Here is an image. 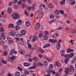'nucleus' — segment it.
<instances>
[{"instance_id":"f257e3e1","label":"nucleus","mask_w":76,"mask_h":76,"mask_svg":"<svg viewBox=\"0 0 76 76\" xmlns=\"http://www.w3.org/2000/svg\"><path fill=\"white\" fill-rule=\"evenodd\" d=\"M65 69L66 70L65 71V73L66 74L64 75L65 76H66V75H68V73L69 70H70V72H74L75 70V69L74 68H73V66H70L69 67V68H66Z\"/></svg>"},{"instance_id":"f03ea898","label":"nucleus","mask_w":76,"mask_h":76,"mask_svg":"<svg viewBox=\"0 0 76 76\" xmlns=\"http://www.w3.org/2000/svg\"><path fill=\"white\" fill-rule=\"evenodd\" d=\"M12 17L14 19H18L20 18V15L17 12H15L12 14Z\"/></svg>"},{"instance_id":"7ed1b4c3","label":"nucleus","mask_w":76,"mask_h":76,"mask_svg":"<svg viewBox=\"0 0 76 76\" xmlns=\"http://www.w3.org/2000/svg\"><path fill=\"white\" fill-rule=\"evenodd\" d=\"M74 55L75 54L73 53H71L70 54H65L64 55V57H73Z\"/></svg>"},{"instance_id":"20e7f679","label":"nucleus","mask_w":76,"mask_h":76,"mask_svg":"<svg viewBox=\"0 0 76 76\" xmlns=\"http://www.w3.org/2000/svg\"><path fill=\"white\" fill-rule=\"evenodd\" d=\"M9 34L12 37H15L16 36V32L13 31H12L9 33Z\"/></svg>"},{"instance_id":"39448f33","label":"nucleus","mask_w":76,"mask_h":76,"mask_svg":"<svg viewBox=\"0 0 76 76\" xmlns=\"http://www.w3.org/2000/svg\"><path fill=\"white\" fill-rule=\"evenodd\" d=\"M1 34H2L1 35V37H0V39H5V33H3Z\"/></svg>"},{"instance_id":"423d86ee","label":"nucleus","mask_w":76,"mask_h":76,"mask_svg":"<svg viewBox=\"0 0 76 76\" xmlns=\"http://www.w3.org/2000/svg\"><path fill=\"white\" fill-rule=\"evenodd\" d=\"M39 26H40V24L39 23H38L36 24L34 28L35 30H38V29L39 28Z\"/></svg>"},{"instance_id":"0eeeda50","label":"nucleus","mask_w":76,"mask_h":76,"mask_svg":"<svg viewBox=\"0 0 76 76\" xmlns=\"http://www.w3.org/2000/svg\"><path fill=\"white\" fill-rule=\"evenodd\" d=\"M69 60H70V58L69 57H66L65 58V64H67L68 63V61H69Z\"/></svg>"},{"instance_id":"6e6552de","label":"nucleus","mask_w":76,"mask_h":76,"mask_svg":"<svg viewBox=\"0 0 76 76\" xmlns=\"http://www.w3.org/2000/svg\"><path fill=\"white\" fill-rule=\"evenodd\" d=\"M64 50H61L60 51V54L61 57H63L64 55Z\"/></svg>"},{"instance_id":"1a4fd4ad","label":"nucleus","mask_w":76,"mask_h":76,"mask_svg":"<svg viewBox=\"0 0 76 76\" xmlns=\"http://www.w3.org/2000/svg\"><path fill=\"white\" fill-rule=\"evenodd\" d=\"M60 47H61V45L59 43H57L56 45V48L58 50H60Z\"/></svg>"},{"instance_id":"9d476101","label":"nucleus","mask_w":76,"mask_h":76,"mask_svg":"<svg viewBox=\"0 0 76 76\" xmlns=\"http://www.w3.org/2000/svg\"><path fill=\"white\" fill-rule=\"evenodd\" d=\"M0 60L1 61V62L2 63H3V64H7V61H5L4 59H1Z\"/></svg>"},{"instance_id":"9b49d317","label":"nucleus","mask_w":76,"mask_h":76,"mask_svg":"<svg viewBox=\"0 0 76 76\" xmlns=\"http://www.w3.org/2000/svg\"><path fill=\"white\" fill-rule=\"evenodd\" d=\"M30 64H31L28 63L24 62L23 63V65L25 67H28V66H29Z\"/></svg>"},{"instance_id":"f8f14e48","label":"nucleus","mask_w":76,"mask_h":76,"mask_svg":"<svg viewBox=\"0 0 76 76\" xmlns=\"http://www.w3.org/2000/svg\"><path fill=\"white\" fill-rule=\"evenodd\" d=\"M8 28H15V26H14V25L13 24H10L8 25Z\"/></svg>"},{"instance_id":"ddd939ff","label":"nucleus","mask_w":76,"mask_h":76,"mask_svg":"<svg viewBox=\"0 0 76 76\" xmlns=\"http://www.w3.org/2000/svg\"><path fill=\"white\" fill-rule=\"evenodd\" d=\"M19 21L17 22L16 23L18 25H20L22 22V20H21L20 19H19Z\"/></svg>"},{"instance_id":"4468645a","label":"nucleus","mask_w":76,"mask_h":76,"mask_svg":"<svg viewBox=\"0 0 76 76\" xmlns=\"http://www.w3.org/2000/svg\"><path fill=\"white\" fill-rule=\"evenodd\" d=\"M26 26V27H29L30 26V23L28 21H26L25 23Z\"/></svg>"},{"instance_id":"2eb2a0df","label":"nucleus","mask_w":76,"mask_h":76,"mask_svg":"<svg viewBox=\"0 0 76 76\" xmlns=\"http://www.w3.org/2000/svg\"><path fill=\"white\" fill-rule=\"evenodd\" d=\"M7 12L9 14H10L12 12V9L10 7L8 8L7 10Z\"/></svg>"},{"instance_id":"dca6fc26","label":"nucleus","mask_w":76,"mask_h":76,"mask_svg":"<svg viewBox=\"0 0 76 76\" xmlns=\"http://www.w3.org/2000/svg\"><path fill=\"white\" fill-rule=\"evenodd\" d=\"M39 17L40 18V19L42 18V16H43V13L42 12H40L39 14Z\"/></svg>"},{"instance_id":"f3484780","label":"nucleus","mask_w":76,"mask_h":76,"mask_svg":"<svg viewBox=\"0 0 76 76\" xmlns=\"http://www.w3.org/2000/svg\"><path fill=\"white\" fill-rule=\"evenodd\" d=\"M21 34L22 35H25L26 34V31L25 30H23L22 31V32H21Z\"/></svg>"},{"instance_id":"a211bd4d","label":"nucleus","mask_w":76,"mask_h":76,"mask_svg":"<svg viewBox=\"0 0 76 76\" xmlns=\"http://www.w3.org/2000/svg\"><path fill=\"white\" fill-rule=\"evenodd\" d=\"M75 3V0H72L70 1V4L71 5H74Z\"/></svg>"},{"instance_id":"6ab92c4d","label":"nucleus","mask_w":76,"mask_h":76,"mask_svg":"<svg viewBox=\"0 0 76 76\" xmlns=\"http://www.w3.org/2000/svg\"><path fill=\"white\" fill-rule=\"evenodd\" d=\"M20 72H15V76H20Z\"/></svg>"},{"instance_id":"aec40b11","label":"nucleus","mask_w":76,"mask_h":76,"mask_svg":"<svg viewBox=\"0 0 76 76\" xmlns=\"http://www.w3.org/2000/svg\"><path fill=\"white\" fill-rule=\"evenodd\" d=\"M13 50L14 51H15V48H14L10 51V55H12L13 53Z\"/></svg>"},{"instance_id":"412c9836","label":"nucleus","mask_w":76,"mask_h":76,"mask_svg":"<svg viewBox=\"0 0 76 76\" xmlns=\"http://www.w3.org/2000/svg\"><path fill=\"white\" fill-rule=\"evenodd\" d=\"M40 9H42L43 8H45V5H44L41 4L40 5Z\"/></svg>"},{"instance_id":"4be33fe9","label":"nucleus","mask_w":76,"mask_h":76,"mask_svg":"<svg viewBox=\"0 0 76 76\" xmlns=\"http://www.w3.org/2000/svg\"><path fill=\"white\" fill-rule=\"evenodd\" d=\"M48 6L49 7V8H50V9H52L53 7H54L53 5L51 4H50L48 5Z\"/></svg>"},{"instance_id":"5701e85b","label":"nucleus","mask_w":76,"mask_h":76,"mask_svg":"<svg viewBox=\"0 0 76 76\" xmlns=\"http://www.w3.org/2000/svg\"><path fill=\"white\" fill-rule=\"evenodd\" d=\"M55 64L57 66H58V67H60L61 66V64L58 63V62L57 61H55Z\"/></svg>"},{"instance_id":"b1692460","label":"nucleus","mask_w":76,"mask_h":76,"mask_svg":"<svg viewBox=\"0 0 76 76\" xmlns=\"http://www.w3.org/2000/svg\"><path fill=\"white\" fill-rule=\"evenodd\" d=\"M65 1H66V0H63L62 1H61L60 2L61 4H64V3H65Z\"/></svg>"},{"instance_id":"393cba45","label":"nucleus","mask_w":76,"mask_h":76,"mask_svg":"<svg viewBox=\"0 0 76 76\" xmlns=\"http://www.w3.org/2000/svg\"><path fill=\"white\" fill-rule=\"evenodd\" d=\"M44 64L45 66H47V65H48V62L47 61H45L44 62Z\"/></svg>"},{"instance_id":"a878e982","label":"nucleus","mask_w":76,"mask_h":76,"mask_svg":"<svg viewBox=\"0 0 76 76\" xmlns=\"http://www.w3.org/2000/svg\"><path fill=\"white\" fill-rule=\"evenodd\" d=\"M35 69V66H31V67H29L28 68V69H29V70H31V69Z\"/></svg>"},{"instance_id":"bb28decb","label":"nucleus","mask_w":76,"mask_h":76,"mask_svg":"<svg viewBox=\"0 0 76 76\" xmlns=\"http://www.w3.org/2000/svg\"><path fill=\"white\" fill-rule=\"evenodd\" d=\"M43 38L45 40H47L48 39V36L47 35H45L43 36Z\"/></svg>"},{"instance_id":"cd10ccee","label":"nucleus","mask_w":76,"mask_h":76,"mask_svg":"<svg viewBox=\"0 0 76 76\" xmlns=\"http://www.w3.org/2000/svg\"><path fill=\"white\" fill-rule=\"evenodd\" d=\"M33 59L35 61H38V58L37 57H34Z\"/></svg>"},{"instance_id":"c85d7f7f","label":"nucleus","mask_w":76,"mask_h":76,"mask_svg":"<svg viewBox=\"0 0 76 76\" xmlns=\"http://www.w3.org/2000/svg\"><path fill=\"white\" fill-rule=\"evenodd\" d=\"M49 68L50 69H53V64H51L50 65Z\"/></svg>"},{"instance_id":"c756f323","label":"nucleus","mask_w":76,"mask_h":76,"mask_svg":"<svg viewBox=\"0 0 76 76\" xmlns=\"http://www.w3.org/2000/svg\"><path fill=\"white\" fill-rule=\"evenodd\" d=\"M57 40L56 39H53L52 40V43L53 44H55L56 43Z\"/></svg>"},{"instance_id":"7c9ffc66","label":"nucleus","mask_w":76,"mask_h":76,"mask_svg":"<svg viewBox=\"0 0 76 76\" xmlns=\"http://www.w3.org/2000/svg\"><path fill=\"white\" fill-rule=\"evenodd\" d=\"M43 36L42 33H40L39 34L38 37L39 38H41Z\"/></svg>"},{"instance_id":"2f4dec72","label":"nucleus","mask_w":76,"mask_h":76,"mask_svg":"<svg viewBox=\"0 0 76 76\" xmlns=\"http://www.w3.org/2000/svg\"><path fill=\"white\" fill-rule=\"evenodd\" d=\"M4 56H6L7 55V52L6 51H5L3 53Z\"/></svg>"},{"instance_id":"473e14b6","label":"nucleus","mask_w":76,"mask_h":76,"mask_svg":"<svg viewBox=\"0 0 76 76\" xmlns=\"http://www.w3.org/2000/svg\"><path fill=\"white\" fill-rule=\"evenodd\" d=\"M14 8L15 9H18V6L16 5H14Z\"/></svg>"},{"instance_id":"72a5a7b5","label":"nucleus","mask_w":76,"mask_h":76,"mask_svg":"<svg viewBox=\"0 0 76 76\" xmlns=\"http://www.w3.org/2000/svg\"><path fill=\"white\" fill-rule=\"evenodd\" d=\"M26 5L25 4H23L22 5V9H24V8L26 7Z\"/></svg>"},{"instance_id":"f704fd0d","label":"nucleus","mask_w":76,"mask_h":76,"mask_svg":"<svg viewBox=\"0 0 76 76\" xmlns=\"http://www.w3.org/2000/svg\"><path fill=\"white\" fill-rule=\"evenodd\" d=\"M50 17L51 19H54V15L53 14L50 15Z\"/></svg>"},{"instance_id":"c9c22d12","label":"nucleus","mask_w":76,"mask_h":76,"mask_svg":"<svg viewBox=\"0 0 76 76\" xmlns=\"http://www.w3.org/2000/svg\"><path fill=\"white\" fill-rule=\"evenodd\" d=\"M4 31V28H3V27H1L0 28V31L3 32Z\"/></svg>"},{"instance_id":"e433bc0d","label":"nucleus","mask_w":76,"mask_h":76,"mask_svg":"<svg viewBox=\"0 0 76 76\" xmlns=\"http://www.w3.org/2000/svg\"><path fill=\"white\" fill-rule=\"evenodd\" d=\"M15 28L16 30H18V29H19V26L16 25V26L15 27Z\"/></svg>"},{"instance_id":"4c0bfd02","label":"nucleus","mask_w":76,"mask_h":76,"mask_svg":"<svg viewBox=\"0 0 76 76\" xmlns=\"http://www.w3.org/2000/svg\"><path fill=\"white\" fill-rule=\"evenodd\" d=\"M24 73L26 75H29V72L27 71H25Z\"/></svg>"},{"instance_id":"58836bf2","label":"nucleus","mask_w":76,"mask_h":76,"mask_svg":"<svg viewBox=\"0 0 76 76\" xmlns=\"http://www.w3.org/2000/svg\"><path fill=\"white\" fill-rule=\"evenodd\" d=\"M31 42H35L36 41V39H31Z\"/></svg>"},{"instance_id":"ea45409f","label":"nucleus","mask_w":76,"mask_h":76,"mask_svg":"<svg viewBox=\"0 0 76 76\" xmlns=\"http://www.w3.org/2000/svg\"><path fill=\"white\" fill-rule=\"evenodd\" d=\"M52 72H53V70H52L50 69V70H49L47 72L49 73H51Z\"/></svg>"},{"instance_id":"a19ab883","label":"nucleus","mask_w":76,"mask_h":76,"mask_svg":"<svg viewBox=\"0 0 76 76\" xmlns=\"http://www.w3.org/2000/svg\"><path fill=\"white\" fill-rule=\"evenodd\" d=\"M20 53L21 54H23L24 53V51H22L21 50H20Z\"/></svg>"},{"instance_id":"79ce46f5","label":"nucleus","mask_w":76,"mask_h":76,"mask_svg":"<svg viewBox=\"0 0 76 76\" xmlns=\"http://www.w3.org/2000/svg\"><path fill=\"white\" fill-rule=\"evenodd\" d=\"M27 9L28 11H29V10H30L31 9V7H27Z\"/></svg>"},{"instance_id":"37998d69","label":"nucleus","mask_w":76,"mask_h":76,"mask_svg":"<svg viewBox=\"0 0 76 76\" xmlns=\"http://www.w3.org/2000/svg\"><path fill=\"white\" fill-rule=\"evenodd\" d=\"M18 68L19 70H20V71H22L23 70L22 68L21 67L18 66Z\"/></svg>"},{"instance_id":"c03bdc74","label":"nucleus","mask_w":76,"mask_h":76,"mask_svg":"<svg viewBox=\"0 0 76 76\" xmlns=\"http://www.w3.org/2000/svg\"><path fill=\"white\" fill-rule=\"evenodd\" d=\"M45 33L46 35H48L49 34V32L48 31H45Z\"/></svg>"},{"instance_id":"a18cd8bd","label":"nucleus","mask_w":76,"mask_h":76,"mask_svg":"<svg viewBox=\"0 0 76 76\" xmlns=\"http://www.w3.org/2000/svg\"><path fill=\"white\" fill-rule=\"evenodd\" d=\"M38 64L39 65V66H43V64H42V63L39 62L38 63Z\"/></svg>"},{"instance_id":"49530a36","label":"nucleus","mask_w":76,"mask_h":76,"mask_svg":"<svg viewBox=\"0 0 76 76\" xmlns=\"http://www.w3.org/2000/svg\"><path fill=\"white\" fill-rule=\"evenodd\" d=\"M16 36L17 37H22V35L21 34H16Z\"/></svg>"},{"instance_id":"de8ad7c7","label":"nucleus","mask_w":76,"mask_h":76,"mask_svg":"<svg viewBox=\"0 0 76 76\" xmlns=\"http://www.w3.org/2000/svg\"><path fill=\"white\" fill-rule=\"evenodd\" d=\"M39 50L40 52H41V53H43L44 52V50L41 48L39 49Z\"/></svg>"},{"instance_id":"09e8293b","label":"nucleus","mask_w":76,"mask_h":76,"mask_svg":"<svg viewBox=\"0 0 76 76\" xmlns=\"http://www.w3.org/2000/svg\"><path fill=\"white\" fill-rule=\"evenodd\" d=\"M11 60H16V57H10V58Z\"/></svg>"},{"instance_id":"8fccbe9b","label":"nucleus","mask_w":76,"mask_h":76,"mask_svg":"<svg viewBox=\"0 0 76 76\" xmlns=\"http://www.w3.org/2000/svg\"><path fill=\"white\" fill-rule=\"evenodd\" d=\"M60 12L62 15H63V14L64 13V11H63L62 10H61L60 11Z\"/></svg>"},{"instance_id":"3c124183","label":"nucleus","mask_w":76,"mask_h":76,"mask_svg":"<svg viewBox=\"0 0 76 76\" xmlns=\"http://www.w3.org/2000/svg\"><path fill=\"white\" fill-rule=\"evenodd\" d=\"M49 42H50V43H52L53 42V39H50L49 40Z\"/></svg>"},{"instance_id":"603ef678","label":"nucleus","mask_w":76,"mask_h":76,"mask_svg":"<svg viewBox=\"0 0 76 76\" xmlns=\"http://www.w3.org/2000/svg\"><path fill=\"white\" fill-rule=\"evenodd\" d=\"M66 51L67 53H70V48H68L67 49Z\"/></svg>"},{"instance_id":"864d4df0","label":"nucleus","mask_w":76,"mask_h":76,"mask_svg":"<svg viewBox=\"0 0 76 76\" xmlns=\"http://www.w3.org/2000/svg\"><path fill=\"white\" fill-rule=\"evenodd\" d=\"M46 47L47 48L49 47L50 46V44L49 43H48L46 45Z\"/></svg>"},{"instance_id":"5fc2aeb1","label":"nucleus","mask_w":76,"mask_h":76,"mask_svg":"<svg viewBox=\"0 0 76 76\" xmlns=\"http://www.w3.org/2000/svg\"><path fill=\"white\" fill-rule=\"evenodd\" d=\"M13 3H16L18 2V0H13Z\"/></svg>"},{"instance_id":"6e6d98bb","label":"nucleus","mask_w":76,"mask_h":76,"mask_svg":"<svg viewBox=\"0 0 76 76\" xmlns=\"http://www.w3.org/2000/svg\"><path fill=\"white\" fill-rule=\"evenodd\" d=\"M15 50H16L15 49V50L14 51V50H13V53H14V54H17V53H18V52L16 51H15Z\"/></svg>"},{"instance_id":"4d7b16f0","label":"nucleus","mask_w":76,"mask_h":76,"mask_svg":"<svg viewBox=\"0 0 76 76\" xmlns=\"http://www.w3.org/2000/svg\"><path fill=\"white\" fill-rule=\"evenodd\" d=\"M72 32L73 34H75V33L76 32V31L75 30H72Z\"/></svg>"},{"instance_id":"13d9d810","label":"nucleus","mask_w":76,"mask_h":76,"mask_svg":"<svg viewBox=\"0 0 76 76\" xmlns=\"http://www.w3.org/2000/svg\"><path fill=\"white\" fill-rule=\"evenodd\" d=\"M26 57H31V55H26Z\"/></svg>"},{"instance_id":"bf43d9fd","label":"nucleus","mask_w":76,"mask_h":76,"mask_svg":"<svg viewBox=\"0 0 76 76\" xmlns=\"http://www.w3.org/2000/svg\"><path fill=\"white\" fill-rule=\"evenodd\" d=\"M20 44L21 45H25V43H24V42L23 41L21 42L20 43Z\"/></svg>"},{"instance_id":"052dcab7","label":"nucleus","mask_w":76,"mask_h":76,"mask_svg":"<svg viewBox=\"0 0 76 76\" xmlns=\"http://www.w3.org/2000/svg\"><path fill=\"white\" fill-rule=\"evenodd\" d=\"M33 37L34 38V39H38V37L35 36H33Z\"/></svg>"},{"instance_id":"680f3d73","label":"nucleus","mask_w":76,"mask_h":76,"mask_svg":"<svg viewBox=\"0 0 76 76\" xmlns=\"http://www.w3.org/2000/svg\"><path fill=\"white\" fill-rule=\"evenodd\" d=\"M28 61L29 62H32V59L31 58H29L28 59Z\"/></svg>"},{"instance_id":"e2e57ef3","label":"nucleus","mask_w":76,"mask_h":76,"mask_svg":"<svg viewBox=\"0 0 76 76\" xmlns=\"http://www.w3.org/2000/svg\"><path fill=\"white\" fill-rule=\"evenodd\" d=\"M62 29V27H59V28H58L57 29V30H61V29Z\"/></svg>"},{"instance_id":"0e129e2a","label":"nucleus","mask_w":76,"mask_h":76,"mask_svg":"<svg viewBox=\"0 0 76 76\" xmlns=\"http://www.w3.org/2000/svg\"><path fill=\"white\" fill-rule=\"evenodd\" d=\"M35 48H32L31 49V51H34V50H35Z\"/></svg>"},{"instance_id":"69168bd1","label":"nucleus","mask_w":76,"mask_h":76,"mask_svg":"<svg viewBox=\"0 0 76 76\" xmlns=\"http://www.w3.org/2000/svg\"><path fill=\"white\" fill-rule=\"evenodd\" d=\"M8 76H13V75H12V74H11L10 73H9L8 75Z\"/></svg>"},{"instance_id":"338daca9","label":"nucleus","mask_w":76,"mask_h":76,"mask_svg":"<svg viewBox=\"0 0 76 76\" xmlns=\"http://www.w3.org/2000/svg\"><path fill=\"white\" fill-rule=\"evenodd\" d=\"M71 62L72 63H73V64L75 63V61L73 59H72V60Z\"/></svg>"},{"instance_id":"774afa93","label":"nucleus","mask_w":76,"mask_h":76,"mask_svg":"<svg viewBox=\"0 0 76 76\" xmlns=\"http://www.w3.org/2000/svg\"><path fill=\"white\" fill-rule=\"evenodd\" d=\"M18 4H22V2L21 1H19L18 2Z\"/></svg>"}]
</instances>
